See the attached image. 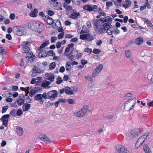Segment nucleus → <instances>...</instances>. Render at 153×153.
Wrapping results in <instances>:
<instances>
[{
	"label": "nucleus",
	"mask_w": 153,
	"mask_h": 153,
	"mask_svg": "<svg viewBox=\"0 0 153 153\" xmlns=\"http://www.w3.org/2000/svg\"><path fill=\"white\" fill-rule=\"evenodd\" d=\"M46 99H51V101H53L57 97L58 94L56 90H52L48 93L45 92Z\"/></svg>",
	"instance_id": "2"
},
{
	"label": "nucleus",
	"mask_w": 153,
	"mask_h": 153,
	"mask_svg": "<svg viewBox=\"0 0 153 153\" xmlns=\"http://www.w3.org/2000/svg\"><path fill=\"white\" fill-rule=\"evenodd\" d=\"M143 39L140 37H139L135 39V43L138 45H140L143 43Z\"/></svg>",
	"instance_id": "27"
},
{
	"label": "nucleus",
	"mask_w": 153,
	"mask_h": 153,
	"mask_svg": "<svg viewBox=\"0 0 153 153\" xmlns=\"http://www.w3.org/2000/svg\"><path fill=\"white\" fill-rule=\"evenodd\" d=\"M69 104H73L74 103V100L72 99H69L67 100Z\"/></svg>",
	"instance_id": "63"
},
{
	"label": "nucleus",
	"mask_w": 153,
	"mask_h": 153,
	"mask_svg": "<svg viewBox=\"0 0 153 153\" xmlns=\"http://www.w3.org/2000/svg\"><path fill=\"white\" fill-rule=\"evenodd\" d=\"M132 99H129L128 101H126L125 103L124 108V109H127L131 105L130 104V101H131Z\"/></svg>",
	"instance_id": "23"
},
{
	"label": "nucleus",
	"mask_w": 153,
	"mask_h": 153,
	"mask_svg": "<svg viewBox=\"0 0 153 153\" xmlns=\"http://www.w3.org/2000/svg\"><path fill=\"white\" fill-rule=\"evenodd\" d=\"M45 20L47 23L50 25H51L53 23V21L52 18L48 16H45Z\"/></svg>",
	"instance_id": "18"
},
{
	"label": "nucleus",
	"mask_w": 153,
	"mask_h": 153,
	"mask_svg": "<svg viewBox=\"0 0 153 153\" xmlns=\"http://www.w3.org/2000/svg\"><path fill=\"white\" fill-rule=\"evenodd\" d=\"M141 133L140 130L139 129L129 131L128 133V135L131 137L137 136Z\"/></svg>",
	"instance_id": "5"
},
{
	"label": "nucleus",
	"mask_w": 153,
	"mask_h": 153,
	"mask_svg": "<svg viewBox=\"0 0 153 153\" xmlns=\"http://www.w3.org/2000/svg\"><path fill=\"white\" fill-rule=\"evenodd\" d=\"M8 108V106H4L2 107V113H4L6 112Z\"/></svg>",
	"instance_id": "51"
},
{
	"label": "nucleus",
	"mask_w": 153,
	"mask_h": 153,
	"mask_svg": "<svg viewBox=\"0 0 153 153\" xmlns=\"http://www.w3.org/2000/svg\"><path fill=\"white\" fill-rule=\"evenodd\" d=\"M6 51L2 47H0V53L1 54L5 53Z\"/></svg>",
	"instance_id": "50"
},
{
	"label": "nucleus",
	"mask_w": 153,
	"mask_h": 153,
	"mask_svg": "<svg viewBox=\"0 0 153 153\" xmlns=\"http://www.w3.org/2000/svg\"><path fill=\"white\" fill-rule=\"evenodd\" d=\"M48 15L52 16L54 14V13L53 11L51 10H49L48 11Z\"/></svg>",
	"instance_id": "56"
},
{
	"label": "nucleus",
	"mask_w": 153,
	"mask_h": 153,
	"mask_svg": "<svg viewBox=\"0 0 153 153\" xmlns=\"http://www.w3.org/2000/svg\"><path fill=\"white\" fill-rule=\"evenodd\" d=\"M64 33L62 32L58 35V39H60L63 38L64 36Z\"/></svg>",
	"instance_id": "54"
},
{
	"label": "nucleus",
	"mask_w": 153,
	"mask_h": 153,
	"mask_svg": "<svg viewBox=\"0 0 153 153\" xmlns=\"http://www.w3.org/2000/svg\"><path fill=\"white\" fill-rule=\"evenodd\" d=\"M81 63L82 65H85L87 63V61L85 59H84L81 60Z\"/></svg>",
	"instance_id": "62"
},
{
	"label": "nucleus",
	"mask_w": 153,
	"mask_h": 153,
	"mask_svg": "<svg viewBox=\"0 0 153 153\" xmlns=\"http://www.w3.org/2000/svg\"><path fill=\"white\" fill-rule=\"evenodd\" d=\"M38 13V10L37 9H34L33 11H31L30 14V16L32 17H35L36 16L37 13Z\"/></svg>",
	"instance_id": "26"
},
{
	"label": "nucleus",
	"mask_w": 153,
	"mask_h": 153,
	"mask_svg": "<svg viewBox=\"0 0 153 153\" xmlns=\"http://www.w3.org/2000/svg\"><path fill=\"white\" fill-rule=\"evenodd\" d=\"M51 83V82L45 81L42 82V86L43 87L46 88Z\"/></svg>",
	"instance_id": "30"
},
{
	"label": "nucleus",
	"mask_w": 153,
	"mask_h": 153,
	"mask_svg": "<svg viewBox=\"0 0 153 153\" xmlns=\"http://www.w3.org/2000/svg\"><path fill=\"white\" fill-rule=\"evenodd\" d=\"M30 44V42L27 41H24L22 43L21 45L23 46L22 51L23 53H29V52L30 51V48L28 46Z\"/></svg>",
	"instance_id": "4"
},
{
	"label": "nucleus",
	"mask_w": 153,
	"mask_h": 153,
	"mask_svg": "<svg viewBox=\"0 0 153 153\" xmlns=\"http://www.w3.org/2000/svg\"><path fill=\"white\" fill-rule=\"evenodd\" d=\"M32 71H33V73L32 76L33 77L36 76L37 74L40 73L42 71L41 69L39 68H37L35 66L33 68Z\"/></svg>",
	"instance_id": "14"
},
{
	"label": "nucleus",
	"mask_w": 153,
	"mask_h": 153,
	"mask_svg": "<svg viewBox=\"0 0 153 153\" xmlns=\"http://www.w3.org/2000/svg\"><path fill=\"white\" fill-rule=\"evenodd\" d=\"M10 117V114H7L3 115L1 118L0 119V120L2 121L3 124L5 126H7V125L8 119Z\"/></svg>",
	"instance_id": "13"
},
{
	"label": "nucleus",
	"mask_w": 153,
	"mask_h": 153,
	"mask_svg": "<svg viewBox=\"0 0 153 153\" xmlns=\"http://www.w3.org/2000/svg\"><path fill=\"white\" fill-rule=\"evenodd\" d=\"M36 92L35 91L31 90L29 94L30 96L31 97H33V96L35 95V94Z\"/></svg>",
	"instance_id": "48"
},
{
	"label": "nucleus",
	"mask_w": 153,
	"mask_h": 153,
	"mask_svg": "<svg viewBox=\"0 0 153 153\" xmlns=\"http://www.w3.org/2000/svg\"><path fill=\"white\" fill-rule=\"evenodd\" d=\"M112 4H113L111 1L107 2L106 3V5L107 7L106 8V9H108L109 8L108 7L110 6H112Z\"/></svg>",
	"instance_id": "45"
},
{
	"label": "nucleus",
	"mask_w": 153,
	"mask_h": 153,
	"mask_svg": "<svg viewBox=\"0 0 153 153\" xmlns=\"http://www.w3.org/2000/svg\"><path fill=\"white\" fill-rule=\"evenodd\" d=\"M98 8L97 6V5H94L91 6L88 4H86L83 6V8L85 10L89 11H94V9H97Z\"/></svg>",
	"instance_id": "9"
},
{
	"label": "nucleus",
	"mask_w": 153,
	"mask_h": 153,
	"mask_svg": "<svg viewBox=\"0 0 153 153\" xmlns=\"http://www.w3.org/2000/svg\"><path fill=\"white\" fill-rule=\"evenodd\" d=\"M30 107V104H28L25 105H23V110L24 111H26L28 110Z\"/></svg>",
	"instance_id": "31"
},
{
	"label": "nucleus",
	"mask_w": 153,
	"mask_h": 153,
	"mask_svg": "<svg viewBox=\"0 0 153 153\" xmlns=\"http://www.w3.org/2000/svg\"><path fill=\"white\" fill-rule=\"evenodd\" d=\"M125 53L126 56L127 58H128L130 57L131 53L130 50H127L125 51Z\"/></svg>",
	"instance_id": "40"
},
{
	"label": "nucleus",
	"mask_w": 153,
	"mask_h": 153,
	"mask_svg": "<svg viewBox=\"0 0 153 153\" xmlns=\"http://www.w3.org/2000/svg\"><path fill=\"white\" fill-rule=\"evenodd\" d=\"M57 39V38L55 36H52L51 38V42L52 43L54 42Z\"/></svg>",
	"instance_id": "55"
},
{
	"label": "nucleus",
	"mask_w": 153,
	"mask_h": 153,
	"mask_svg": "<svg viewBox=\"0 0 153 153\" xmlns=\"http://www.w3.org/2000/svg\"><path fill=\"white\" fill-rule=\"evenodd\" d=\"M103 67V65L102 64L99 65L96 68V69L100 72L102 70Z\"/></svg>",
	"instance_id": "46"
},
{
	"label": "nucleus",
	"mask_w": 153,
	"mask_h": 153,
	"mask_svg": "<svg viewBox=\"0 0 153 153\" xmlns=\"http://www.w3.org/2000/svg\"><path fill=\"white\" fill-rule=\"evenodd\" d=\"M80 38L81 39L86 40L88 41H91L94 39L93 36L88 33L80 35Z\"/></svg>",
	"instance_id": "10"
},
{
	"label": "nucleus",
	"mask_w": 153,
	"mask_h": 153,
	"mask_svg": "<svg viewBox=\"0 0 153 153\" xmlns=\"http://www.w3.org/2000/svg\"><path fill=\"white\" fill-rule=\"evenodd\" d=\"M40 58L45 57L47 56L46 52L45 51H41L38 54Z\"/></svg>",
	"instance_id": "28"
},
{
	"label": "nucleus",
	"mask_w": 153,
	"mask_h": 153,
	"mask_svg": "<svg viewBox=\"0 0 153 153\" xmlns=\"http://www.w3.org/2000/svg\"><path fill=\"white\" fill-rule=\"evenodd\" d=\"M30 53V55L27 56L26 57V58L27 57L28 58L30 59V58H33V57H35V56L34 55H33L32 53Z\"/></svg>",
	"instance_id": "58"
},
{
	"label": "nucleus",
	"mask_w": 153,
	"mask_h": 153,
	"mask_svg": "<svg viewBox=\"0 0 153 153\" xmlns=\"http://www.w3.org/2000/svg\"><path fill=\"white\" fill-rule=\"evenodd\" d=\"M73 13H71L69 16V17L72 19H78V17L80 15V14L79 13H77L76 10L73 9Z\"/></svg>",
	"instance_id": "15"
},
{
	"label": "nucleus",
	"mask_w": 153,
	"mask_h": 153,
	"mask_svg": "<svg viewBox=\"0 0 153 153\" xmlns=\"http://www.w3.org/2000/svg\"><path fill=\"white\" fill-rule=\"evenodd\" d=\"M12 90L13 91H16L18 90V87L17 86H13L12 87Z\"/></svg>",
	"instance_id": "60"
},
{
	"label": "nucleus",
	"mask_w": 153,
	"mask_h": 153,
	"mask_svg": "<svg viewBox=\"0 0 153 153\" xmlns=\"http://www.w3.org/2000/svg\"><path fill=\"white\" fill-rule=\"evenodd\" d=\"M56 79L57 80L56 81V83L57 84H59L62 82L63 80L61 77L58 76L57 77Z\"/></svg>",
	"instance_id": "38"
},
{
	"label": "nucleus",
	"mask_w": 153,
	"mask_h": 153,
	"mask_svg": "<svg viewBox=\"0 0 153 153\" xmlns=\"http://www.w3.org/2000/svg\"><path fill=\"white\" fill-rule=\"evenodd\" d=\"M23 112L22 110L19 109L16 111V114L19 116H20L22 114Z\"/></svg>",
	"instance_id": "44"
},
{
	"label": "nucleus",
	"mask_w": 153,
	"mask_h": 153,
	"mask_svg": "<svg viewBox=\"0 0 153 153\" xmlns=\"http://www.w3.org/2000/svg\"><path fill=\"white\" fill-rule=\"evenodd\" d=\"M47 54L48 55L52 56H55V53H54L53 51V50L50 51L48 52Z\"/></svg>",
	"instance_id": "42"
},
{
	"label": "nucleus",
	"mask_w": 153,
	"mask_h": 153,
	"mask_svg": "<svg viewBox=\"0 0 153 153\" xmlns=\"http://www.w3.org/2000/svg\"><path fill=\"white\" fill-rule=\"evenodd\" d=\"M71 66L70 65V62H67L65 65V68L66 70L68 71H71Z\"/></svg>",
	"instance_id": "32"
},
{
	"label": "nucleus",
	"mask_w": 153,
	"mask_h": 153,
	"mask_svg": "<svg viewBox=\"0 0 153 153\" xmlns=\"http://www.w3.org/2000/svg\"><path fill=\"white\" fill-rule=\"evenodd\" d=\"M103 67V65L102 64L99 65L96 68V69L100 72L102 70Z\"/></svg>",
	"instance_id": "47"
},
{
	"label": "nucleus",
	"mask_w": 153,
	"mask_h": 153,
	"mask_svg": "<svg viewBox=\"0 0 153 153\" xmlns=\"http://www.w3.org/2000/svg\"><path fill=\"white\" fill-rule=\"evenodd\" d=\"M88 106L85 105L80 111L77 112L76 114L77 117H81L84 116L88 110Z\"/></svg>",
	"instance_id": "3"
},
{
	"label": "nucleus",
	"mask_w": 153,
	"mask_h": 153,
	"mask_svg": "<svg viewBox=\"0 0 153 153\" xmlns=\"http://www.w3.org/2000/svg\"><path fill=\"white\" fill-rule=\"evenodd\" d=\"M54 76L53 75H52L48 76L47 78V79L50 81L51 82H53L54 81Z\"/></svg>",
	"instance_id": "39"
},
{
	"label": "nucleus",
	"mask_w": 153,
	"mask_h": 153,
	"mask_svg": "<svg viewBox=\"0 0 153 153\" xmlns=\"http://www.w3.org/2000/svg\"><path fill=\"white\" fill-rule=\"evenodd\" d=\"M147 105L149 107H152L153 106V101H152L150 102H148Z\"/></svg>",
	"instance_id": "64"
},
{
	"label": "nucleus",
	"mask_w": 153,
	"mask_h": 153,
	"mask_svg": "<svg viewBox=\"0 0 153 153\" xmlns=\"http://www.w3.org/2000/svg\"><path fill=\"white\" fill-rule=\"evenodd\" d=\"M46 95L45 94V92L44 93L42 94H39L36 95L34 98V100L36 101H41L40 103L42 104L43 101L42 100L43 98L45 99H46Z\"/></svg>",
	"instance_id": "8"
},
{
	"label": "nucleus",
	"mask_w": 153,
	"mask_h": 153,
	"mask_svg": "<svg viewBox=\"0 0 153 153\" xmlns=\"http://www.w3.org/2000/svg\"><path fill=\"white\" fill-rule=\"evenodd\" d=\"M104 18H100L99 19H96L95 20H98L99 21H100V22H101V24L100 25V27H103L102 25H103L102 24L103 23H104Z\"/></svg>",
	"instance_id": "41"
},
{
	"label": "nucleus",
	"mask_w": 153,
	"mask_h": 153,
	"mask_svg": "<svg viewBox=\"0 0 153 153\" xmlns=\"http://www.w3.org/2000/svg\"><path fill=\"white\" fill-rule=\"evenodd\" d=\"M148 135H143L138 139L135 145L136 148H139L143 143Z\"/></svg>",
	"instance_id": "6"
},
{
	"label": "nucleus",
	"mask_w": 153,
	"mask_h": 153,
	"mask_svg": "<svg viewBox=\"0 0 153 153\" xmlns=\"http://www.w3.org/2000/svg\"><path fill=\"white\" fill-rule=\"evenodd\" d=\"M64 7H65L67 10L68 11H70L71 10H73V8L70 6H67L65 7L64 6Z\"/></svg>",
	"instance_id": "52"
},
{
	"label": "nucleus",
	"mask_w": 153,
	"mask_h": 153,
	"mask_svg": "<svg viewBox=\"0 0 153 153\" xmlns=\"http://www.w3.org/2000/svg\"><path fill=\"white\" fill-rule=\"evenodd\" d=\"M100 72L99 71L96 69H95L93 72L92 74V76L93 77H95L96 76L99 74Z\"/></svg>",
	"instance_id": "34"
},
{
	"label": "nucleus",
	"mask_w": 153,
	"mask_h": 153,
	"mask_svg": "<svg viewBox=\"0 0 153 153\" xmlns=\"http://www.w3.org/2000/svg\"><path fill=\"white\" fill-rule=\"evenodd\" d=\"M16 109H12L11 110L10 112L11 115L14 117L16 116Z\"/></svg>",
	"instance_id": "37"
},
{
	"label": "nucleus",
	"mask_w": 153,
	"mask_h": 153,
	"mask_svg": "<svg viewBox=\"0 0 153 153\" xmlns=\"http://www.w3.org/2000/svg\"><path fill=\"white\" fill-rule=\"evenodd\" d=\"M39 25L36 27L37 29L35 30L36 31L40 33L42 30L43 24L39 22Z\"/></svg>",
	"instance_id": "21"
},
{
	"label": "nucleus",
	"mask_w": 153,
	"mask_h": 153,
	"mask_svg": "<svg viewBox=\"0 0 153 153\" xmlns=\"http://www.w3.org/2000/svg\"><path fill=\"white\" fill-rule=\"evenodd\" d=\"M17 102L19 105L20 106L24 103V100L23 99L20 98L17 100Z\"/></svg>",
	"instance_id": "33"
},
{
	"label": "nucleus",
	"mask_w": 153,
	"mask_h": 153,
	"mask_svg": "<svg viewBox=\"0 0 153 153\" xmlns=\"http://www.w3.org/2000/svg\"><path fill=\"white\" fill-rule=\"evenodd\" d=\"M147 78L150 79L151 83H153V72H149Z\"/></svg>",
	"instance_id": "29"
},
{
	"label": "nucleus",
	"mask_w": 153,
	"mask_h": 153,
	"mask_svg": "<svg viewBox=\"0 0 153 153\" xmlns=\"http://www.w3.org/2000/svg\"><path fill=\"white\" fill-rule=\"evenodd\" d=\"M65 92L67 94L72 95L74 94L73 90L70 88L68 87H66L65 88Z\"/></svg>",
	"instance_id": "19"
},
{
	"label": "nucleus",
	"mask_w": 153,
	"mask_h": 153,
	"mask_svg": "<svg viewBox=\"0 0 153 153\" xmlns=\"http://www.w3.org/2000/svg\"><path fill=\"white\" fill-rule=\"evenodd\" d=\"M51 4L53 3V7L56 9H58L59 8V4L57 1V0H48Z\"/></svg>",
	"instance_id": "16"
},
{
	"label": "nucleus",
	"mask_w": 153,
	"mask_h": 153,
	"mask_svg": "<svg viewBox=\"0 0 153 153\" xmlns=\"http://www.w3.org/2000/svg\"><path fill=\"white\" fill-rule=\"evenodd\" d=\"M16 129L17 132L19 134V135L20 136H21L22 135L23 133V128L21 127L17 126L16 127Z\"/></svg>",
	"instance_id": "25"
},
{
	"label": "nucleus",
	"mask_w": 153,
	"mask_h": 153,
	"mask_svg": "<svg viewBox=\"0 0 153 153\" xmlns=\"http://www.w3.org/2000/svg\"><path fill=\"white\" fill-rule=\"evenodd\" d=\"M144 22L148 24L149 26L152 28H153V25L151 22L147 19H144Z\"/></svg>",
	"instance_id": "35"
},
{
	"label": "nucleus",
	"mask_w": 153,
	"mask_h": 153,
	"mask_svg": "<svg viewBox=\"0 0 153 153\" xmlns=\"http://www.w3.org/2000/svg\"><path fill=\"white\" fill-rule=\"evenodd\" d=\"M56 63L55 62H53L49 65V69L52 70L54 69L56 67Z\"/></svg>",
	"instance_id": "36"
},
{
	"label": "nucleus",
	"mask_w": 153,
	"mask_h": 153,
	"mask_svg": "<svg viewBox=\"0 0 153 153\" xmlns=\"http://www.w3.org/2000/svg\"><path fill=\"white\" fill-rule=\"evenodd\" d=\"M39 22L33 21L29 23L28 26L30 29L35 31L37 29L36 27L39 25Z\"/></svg>",
	"instance_id": "11"
},
{
	"label": "nucleus",
	"mask_w": 153,
	"mask_h": 153,
	"mask_svg": "<svg viewBox=\"0 0 153 153\" xmlns=\"http://www.w3.org/2000/svg\"><path fill=\"white\" fill-rule=\"evenodd\" d=\"M13 32L17 35L21 36L22 35L23 30L21 27H15L13 28Z\"/></svg>",
	"instance_id": "12"
},
{
	"label": "nucleus",
	"mask_w": 153,
	"mask_h": 153,
	"mask_svg": "<svg viewBox=\"0 0 153 153\" xmlns=\"http://www.w3.org/2000/svg\"><path fill=\"white\" fill-rule=\"evenodd\" d=\"M143 149L145 153H152V151L146 144L144 145Z\"/></svg>",
	"instance_id": "22"
},
{
	"label": "nucleus",
	"mask_w": 153,
	"mask_h": 153,
	"mask_svg": "<svg viewBox=\"0 0 153 153\" xmlns=\"http://www.w3.org/2000/svg\"><path fill=\"white\" fill-rule=\"evenodd\" d=\"M50 43L49 40H46L41 45L40 47L39 48V50H40L41 49L43 48L45 46L48 45Z\"/></svg>",
	"instance_id": "20"
},
{
	"label": "nucleus",
	"mask_w": 153,
	"mask_h": 153,
	"mask_svg": "<svg viewBox=\"0 0 153 153\" xmlns=\"http://www.w3.org/2000/svg\"><path fill=\"white\" fill-rule=\"evenodd\" d=\"M100 52L101 50H100L95 48L94 49L93 51V53L96 54H98Z\"/></svg>",
	"instance_id": "43"
},
{
	"label": "nucleus",
	"mask_w": 153,
	"mask_h": 153,
	"mask_svg": "<svg viewBox=\"0 0 153 153\" xmlns=\"http://www.w3.org/2000/svg\"><path fill=\"white\" fill-rule=\"evenodd\" d=\"M85 78L91 82H93V79L91 77H89L88 76H86L85 77Z\"/></svg>",
	"instance_id": "53"
},
{
	"label": "nucleus",
	"mask_w": 153,
	"mask_h": 153,
	"mask_svg": "<svg viewBox=\"0 0 153 153\" xmlns=\"http://www.w3.org/2000/svg\"><path fill=\"white\" fill-rule=\"evenodd\" d=\"M131 5V2L128 0L126 1L124 3L122 4V6L125 8L129 7Z\"/></svg>",
	"instance_id": "24"
},
{
	"label": "nucleus",
	"mask_w": 153,
	"mask_h": 153,
	"mask_svg": "<svg viewBox=\"0 0 153 153\" xmlns=\"http://www.w3.org/2000/svg\"><path fill=\"white\" fill-rule=\"evenodd\" d=\"M62 43L60 42H58L56 44V48L57 49L59 48L61 46Z\"/></svg>",
	"instance_id": "57"
},
{
	"label": "nucleus",
	"mask_w": 153,
	"mask_h": 153,
	"mask_svg": "<svg viewBox=\"0 0 153 153\" xmlns=\"http://www.w3.org/2000/svg\"><path fill=\"white\" fill-rule=\"evenodd\" d=\"M39 137L41 140L46 142L47 143H50L51 142V141L48 139L46 136L43 134H39Z\"/></svg>",
	"instance_id": "17"
},
{
	"label": "nucleus",
	"mask_w": 153,
	"mask_h": 153,
	"mask_svg": "<svg viewBox=\"0 0 153 153\" xmlns=\"http://www.w3.org/2000/svg\"><path fill=\"white\" fill-rule=\"evenodd\" d=\"M84 51L85 52H86L88 53H91L92 51V50L89 48H86L84 49Z\"/></svg>",
	"instance_id": "49"
},
{
	"label": "nucleus",
	"mask_w": 153,
	"mask_h": 153,
	"mask_svg": "<svg viewBox=\"0 0 153 153\" xmlns=\"http://www.w3.org/2000/svg\"><path fill=\"white\" fill-rule=\"evenodd\" d=\"M115 148L119 153H130L129 151L124 146L118 145H117Z\"/></svg>",
	"instance_id": "7"
},
{
	"label": "nucleus",
	"mask_w": 153,
	"mask_h": 153,
	"mask_svg": "<svg viewBox=\"0 0 153 153\" xmlns=\"http://www.w3.org/2000/svg\"><path fill=\"white\" fill-rule=\"evenodd\" d=\"M20 89L22 91H25V93H26L27 92H29V91L27 90L26 88H25L21 87L20 88Z\"/></svg>",
	"instance_id": "59"
},
{
	"label": "nucleus",
	"mask_w": 153,
	"mask_h": 153,
	"mask_svg": "<svg viewBox=\"0 0 153 153\" xmlns=\"http://www.w3.org/2000/svg\"><path fill=\"white\" fill-rule=\"evenodd\" d=\"M94 28L97 33L100 34H102L105 32L106 31L107 33L109 35H111L113 31L114 30L113 27H110L111 25L110 22L106 23L103 24V27H100L101 22L98 20H94L93 21Z\"/></svg>",
	"instance_id": "1"
},
{
	"label": "nucleus",
	"mask_w": 153,
	"mask_h": 153,
	"mask_svg": "<svg viewBox=\"0 0 153 153\" xmlns=\"http://www.w3.org/2000/svg\"><path fill=\"white\" fill-rule=\"evenodd\" d=\"M58 102H59V103L62 102H66V100L65 99H63L60 98L59 99V100H58Z\"/></svg>",
	"instance_id": "61"
}]
</instances>
